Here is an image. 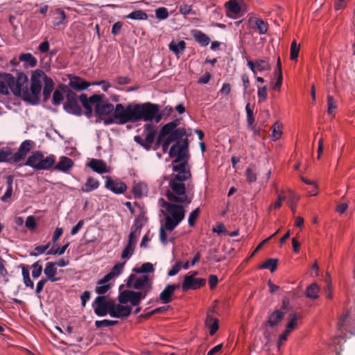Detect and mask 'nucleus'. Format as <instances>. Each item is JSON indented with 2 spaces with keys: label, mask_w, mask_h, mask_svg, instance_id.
<instances>
[{
  "label": "nucleus",
  "mask_w": 355,
  "mask_h": 355,
  "mask_svg": "<svg viewBox=\"0 0 355 355\" xmlns=\"http://www.w3.org/2000/svg\"><path fill=\"white\" fill-rule=\"evenodd\" d=\"M132 313V308L129 305H116L114 312L110 313V317L114 318H127Z\"/></svg>",
  "instance_id": "obj_26"
},
{
  "label": "nucleus",
  "mask_w": 355,
  "mask_h": 355,
  "mask_svg": "<svg viewBox=\"0 0 355 355\" xmlns=\"http://www.w3.org/2000/svg\"><path fill=\"white\" fill-rule=\"evenodd\" d=\"M58 269L54 262H47L44 269V274L46 279H48L51 282H56L60 280V277H56Z\"/></svg>",
  "instance_id": "obj_29"
},
{
  "label": "nucleus",
  "mask_w": 355,
  "mask_h": 355,
  "mask_svg": "<svg viewBox=\"0 0 355 355\" xmlns=\"http://www.w3.org/2000/svg\"><path fill=\"white\" fill-rule=\"evenodd\" d=\"M79 96L71 89L66 96V102L63 104V110L69 114L80 116L83 111L78 104Z\"/></svg>",
  "instance_id": "obj_12"
},
{
  "label": "nucleus",
  "mask_w": 355,
  "mask_h": 355,
  "mask_svg": "<svg viewBox=\"0 0 355 355\" xmlns=\"http://www.w3.org/2000/svg\"><path fill=\"white\" fill-rule=\"evenodd\" d=\"M170 307L171 306L169 305L157 307L146 313L141 314L140 317H141L143 318H149L153 315L165 312L166 311L170 309Z\"/></svg>",
  "instance_id": "obj_45"
},
{
  "label": "nucleus",
  "mask_w": 355,
  "mask_h": 355,
  "mask_svg": "<svg viewBox=\"0 0 355 355\" xmlns=\"http://www.w3.org/2000/svg\"><path fill=\"white\" fill-rule=\"evenodd\" d=\"M141 268L144 274L153 273L155 271L153 264L150 262L143 263L141 266Z\"/></svg>",
  "instance_id": "obj_63"
},
{
  "label": "nucleus",
  "mask_w": 355,
  "mask_h": 355,
  "mask_svg": "<svg viewBox=\"0 0 355 355\" xmlns=\"http://www.w3.org/2000/svg\"><path fill=\"white\" fill-rule=\"evenodd\" d=\"M105 179V188L114 194H123L128 189L127 185L123 182H116L110 175L104 176Z\"/></svg>",
  "instance_id": "obj_17"
},
{
  "label": "nucleus",
  "mask_w": 355,
  "mask_h": 355,
  "mask_svg": "<svg viewBox=\"0 0 355 355\" xmlns=\"http://www.w3.org/2000/svg\"><path fill=\"white\" fill-rule=\"evenodd\" d=\"M164 180L168 181L169 188L165 191V196L168 200L180 205L186 209L192 202V198L187 192L186 181L170 178L169 175H165Z\"/></svg>",
  "instance_id": "obj_4"
},
{
  "label": "nucleus",
  "mask_w": 355,
  "mask_h": 355,
  "mask_svg": "<svg viewBox=\"0 0 355 355\" xmlns=\"http://www.w3.org/2000/svg\"><path fill=\"white\" fill-rule=\"evenodd\" d=\"M200 211V208L197 207L189 214L188 217V224L189 227H193L195 225L196 221L199 216Z\"/></svg>",
  "instance_id": "obj_53"
},
{
  "label": "nucleus",
  "mask_w": 355,
  "mask_h": 355,
  "mask_svg": "<svg viewBox=\"0 0 355 355\" xmlns=\"http://www.w3.org/2000/svg\"><path fill=\"white\" fill-rule=\"evenodd\" d=\"M282 135V132L280 130V127L278 123L276 122L273 124L272 127V135L271 139L273 141L279 139Z\"/></svg>",
  "instance_id": "obj_56"
},
{
  "label": "nucleus",
  "mask_w": 355,
  "mask_h": 355,
  "mask_svg": "<svg viewBox=\"0 0 355 355\" xmlns=\"http://www.w3.org/2000/svg\"><path fill=\"white\" fill-rule=\"evenodd\" d=\"M34 142L32 140L26 139L22 141L17 151L12 155L13 164H17L26 157L27 154L33 148Z\"/></svg>",
  "instance_id": "obj_18"
},
{
  "label": "nucleus",
  "mask_w": 355,
  "mask_h": 355,
  "mask_svg": "<svg viewBox=\"0 0 355 355\" xmlns=\"http://www.w3.org/2000/svg\"><path fill=\"white\" fill-rule=\"evenodd\" d=\"M99 185L100 182L97 180L92 177H89L85 184L81 187V191L84 193H89L97 189Z\"/></svg>",
  "instance_id": "obj_34"
},
{
  "label": "nucleus",
  "mask_w": 355,
  "mask_h": 355,
  "mask_svg": "<svg viewBox=\"0 0 355 355\" xmlns=\"http://www.w3.org/2000/svg\"><path fill=\"white\" fill-rule=\"evenodd\" d=\"M286 311L275 309L273 311L270 312L268 315V320L263 323V327L273 328L277 326L284 318Z\"/></svg>",
  "instance_id": "obj_19"
},
{
  "label": "nucleus",
  "mask_w": 355,
  "mask_h": 355,
  "mask_svg": "<svg viewBox=\"0 0 355 355\" xmlns=\"http://www.w3.org/2000/svg\"><path fill=\"white\" fill-rule=\"evenodd\" d=\"M94 110L95 116L103 119L102 116L108 115L116 110V105L114 106L107 100H104V96L101 94V99L96 104Z\"/></svg>",
  "instance_id": "obj_14"
},
{
  "label": "nucleus",
  "mask_w": 355,
  "mask_h": 355,
  "mask_svg": "<svg viewBox=\"0 0 355 355\" xmlns=\"http://www.w3.org/2000/svg\"><path fill=\"white\" fill-rule=\"evenodd\" d=\"M245 112L247 114V127L249 130H253L255 128L254 116L253 110L250 107V103H248L245 105Z\"/></svg>",
  "instance_id": "obj_38"
},
{
  "label": "nucleus",
  "mask_w": 355,
  "mask_h": 355,
  "mask_svg": "<svg viewBox=\"0 0 355 355\" xmlns=\"http://www.w3.org/2000/svg\"><path fill=\"white\" fill-rule=\"evenodd\" d=\"M245 175L247 180L250 183H252L256 182L257 179V173L252 171V169L250 167L246 168L245 170Z\"/></svg>",
  "instance_id": "obj_64"
},
{
  "label": "nucleus",
  "mask_w": 355,
  "mask_h": 355,
  "mask_svg": "<svg viewBox=\"0 0 355 355\" xmlns=\"http://www.w3.org/2000/svg\"><path fill=\"white\" fill-rule=\"evenodd\" d=\"M257 68L259 71H269L271 69L270 64L268 61L264 59H258L256 60Z\"/></svg>",
  "instance_id": "obj_54"
},
{
  "label": "nucleus",
  "mask_w": 355,
  "mask_h": 355,
  "mask_svg": "<svg viewBox=\"0 0 355 355\" xmlns=\"http://www.w3.org/2000/svg\"><path fill=\"white\" fill-rule=\"evenodd\" d=\"M299 51L300 46L297 44V42L295 40H293L291 46V60H295L299 55Z\"/></svg>",
  "instance_id": "obj_55"
},
{
  "label": "nucleus",
  "mask_w": 355,
  "mask_h": 355,
  "mask_svg": "<svg viewBox=\"0 0 355 355\" xmlns=\"http://www.w3.org/2000/svg\"><path fill=\"white\" fill-rule=\"evenodd\" d=\"M69 89V87L65 84L59 85L53 92L52 104L55 106L60 105L64 99V96H67Z\"/></svg>",
  "instance_id": "obj_23"
},
{
  "label": "nucleus",
  "mask_w": 355,
  "mask_h": 355,
  "mask_svg": "<svg viewBox=\"0 0 355 355\" xmlns=\"http://www.w3.org/2000/svg\"><path fill=\"white\" fill-rule=\"evenodd\" d=\"M131 291L132 290H125L119 293L118 296L119 304L127 305L128 302L130 303Z\"/></svg>",
  "instance_id": "obj_46"
},
{
  "label": "nucleus",
  "mask_w": 355,
  "mask_h": 355,
  "mask_svg": "<svg viewBox=\"0 0 355 355\" xmlns=\"http://www.w3.org/2000/svg\"><path fill=\"white\" fill-rule=\"evenodd\" d=\"M116 305V303L112 299L105 295H98L93 301L92 307L98 317H105L107 314L110 316V313L114 312Z\"/></svg>",
  "instance_id": "obj_8"
},
{
  "label": "nucleus",
  "mask_w": 355,
  "mask_h": 355,
  "mask_svg": "<svg viewBox=\"0 0 355 355\" xmlns=\"http://www.w3.org/2000/svg\"><path fill=\"white\" fill-rule=\"evenodd\" d=\"M69 245H70V243L67 242L65 244L58 247L56 249L50 248L46 252V254L47 255H58V256L62 255L64 254L65 251L67 250V249L68 248Z\"/></svg>",
  "instance_id": "obj_47"
},
{
  "label": "nucleus",
  "mask_w": 355,
  "mask_h": 355,
  "mask_svg": "<svg viewBox=\"0 0 355 355\" xmlns=\"http://www.w3.org/2000/svg\"><path fill=\"white\" fill-rule=\"evenodd\" d=\"M45 76H46V73L42 69H38L33 71L30 80V89H28V78L25 73L27 81L20 87L22 94H21L19 98H21L24 102L31 105H39L42 88L41 79L42 78L44 80Z\"/></svg>",
  "instance_id": "obj_2"
},
{
  "label": "nucleus",
  "mask_w": 355,
  "mask_h": 355,
  "mask_svg": "<svg viewBox=\"0 0 355 355\" xmlns=\"http://www.w3.org/2000/svg\"><path fill=\"white\" fill-rule=\"evenodd\" d=\"M182 268V263L180 261L176 262L172 266L171 268L168 271L167 275L169 277L175 276Z\"/></svg>",
  "instance_id": "obj_60"
},
{
  "label": "nucleus",
  "mask_w": 355,
  "mask_h": 355,
  "mask_svg": "<svg viewBox=\"0 0 355 355\" xmlns=\"http://www.w3.org/2000/svg\"><path fill=\"white\" fill-rule=\"evenodd\" d=\"M158 204L160 207L165 208L166 211H164L160 209V211L166 219L168 216L170 219H174L177 217L180 218H184L187 209H184L182 205L175 204L173 202H167L163 198H159L158 200Z\"/></svg>",
  "instance_id": "obj_9"
},
{
  "label": "nucleus",
  "mask_w": 355,
  "mask_h": 355,
  "mask_svg": "<svg viewBox=\"0 0 355 355\" xmlns=\"http://www.w3.org/2000/svg\"><path fill=\"white\" fill-rule=\"evenodd\" d=\"M132 286L135 290H146V291L153 290V282L148 275H143L137 277Z\"/></svg>",
  "instance_id": "obj_24"
},
{
  "label": "nucleus",
  "mask_w": 355,
  "mask_h": 355,
  "mask_svg": "<svg viewBox=\"0 0 355 355\" xmlns=\"http://www.w3.org/2000/svg\"><path fill=\"white\" fill-rule=\"evenodd\" d=\"M125 264V261L117 262L114 265L110 271L107 272L105 275L110 279H113L115 277L119 276L123 271Z\"/></svg>",
  "instance_id": "obj_37"
},
{
  "label": "nucleus",
  "mask_w": 355,
  "mask_h": 355,
  "mask_svg": "<svg viewBox=\"0 0 355 355\" xmlns=\"http://www.w3.org/2000/svg\"><path fill=\"white\" fill-rule=\"evenodd\" d=\"M159 132L170 141L173 142L169 150L168 151V155H176L177 150H182V148L184 146L185 148L187 147V150L189 149V141L188 137L190 136L187 134V130L185 128H171L162 126Z\"/></svg>",
  "instance_id": "obj_5"
},
{
  "label": "nucleus",
  "mask_w": 355,
  "mask_h": 355,
  "mask_svg": "<svg viewBox=\"0 0 355 355\" xmlns=\"http://www.w3.org/2000/svg\"><path fill=\"white\" fill-rule=\"evenodd\" d=\"M139 214H137L135 218V220L137 221L138 220L139 222L144 223L145 224L148 221V218L146 216V209L145 207H140V210Z\"/></svg>",
  "instance_id": "obj_59"
},
{
  "label": "nucleus",
  "mask_w": 355,
  "mask_h": 355,
  "mask_svg": "<svg viewBox=\"0 0 355 355\" xmlns=\"http://www.w3.org/2000/svg\"><path fill=\"white\" fill-rule=\"evenodd\" d=\"M168 49L175 55H178L185 50L186 42L184 40H180L178 42L172 40L168 44Z\"/></svg>",
  "instance_id": "obj_35"
},
{
  "label": "nucleus",
  "mask_w": 355,
  "mask_h": 355,
  "mask_svg": "<svg viewBox=\"0 0 355 355\" xmlns=\"http://www.w3.org/2000/svg\"><path fill=\"white\" fill-rule=\"evenodd\" d=\"M182 150H177L176 155H168L170 158H174L173 163L177 164L173 165L172 171L176 174H171L170 178L187 181L191 178V173L189 166V159L190 157L189 149L184 146Z\"/></svg>",
  "instance_id": "obj_6"
},
{
  "label": "nucleus",
  "mask_w": 355,
  "mask_h": 355,
  "mask_svg": "<svg viewBox=\"0 0 355 355\" xmlns=\"http://www.w3.org/2000/svg\"><path fill=\"white\" fill-rule=\"evenodd\" d=\"M132 193L135 198L141 199L148 196V187L145 182L139 181L132 186Z\"/></svg>",
  "instance_id": "obj_27"
},
{
  "label": "nucleus",
  "mask_w": 355,
  "mask_h": 355,
  "mask_svg": "<svg viewBox=\"0 0 355 355\" xmlns=\"http://www.w3.org/2000/svg\"><path fill=\"white\" fill-rule=\"evenodd\" d=\"M126 111L130 123L140 121L149 122L144 125V132L146 133L144 139L140 135H135L133 139L146 150H150L157 133L156 126L151 122L155 121L159 123L164 112H160L159 105L151 102L129 103L126 105Z\"/></svg>",
  "instance_id": "obj_1"
},
{
  "label": "nucleus",
  "mask_w": 355,
  "mask_h": 355,
  "mask_svg": "<svg viewBox=\"0 0 355 355\" xmlns=\"http://www.w3.org/2000/svg\"><path fill=\"white\" fill-rule=\"evenodd\" d=\"M206 284V279L204 278H197L191 275H184L181 288L184 292L189 290H197L202 287Z\"/></svg>",
  "instance_id": "obj_15"
},
{
  "label": "nucleus",
  "mask_w": 355,
  "mask_h": 355,
  "mask_svg": "<svg viewBox=\"0 0 355 355\" xmlns=\"http://www.w3.org/2000/svg\"><path fill=\"white\" fill-rule=\"evenodd\" d=\"M155 17L159 20L163 21L168 17V11L165 7H159L155 10Z\"/></svg>",
  "instance_id": "obj_50"
},
{
  "label": "nucleus",
  "mask_w": 355,
  "mask_h": 355,
  "mask_svg": "<svg viewBox=\"0 0 355 355\" xmlns=\"http://www.w3.org/2000/svg\"><path fill=\"white\" fill-rule=\"evenodd\" d=\"M255 24L260 35H265L268 32V24L263 19L256 18Z\"/></svg>",
  "instance_id": "obj_51"
},
{
  "label": "nucleus",
  "mask_w": 355,
  "mask_h": 355,
  "mask_svg": "<svg viewBox=\"0 0 355 355\" xmlns=\"http://www.w3.org/2000/svg\"><path fill=\"white\" fill-rule=\"evenodd\" d=\"M19 268L21 269V276H22L23 283L25 285V286L27 288L33 289L34 283L30 277V272H29L28 266L21 263L19 266Z\"/></svg>",
  "instance_id": "obj_32"
},
{
  "label": "nucleus",
  "mask_w": 355,
  "mask_h": 355,
  "mask_svg": "<svg viewBox=\"0 0 355 355\" xmlns=\"http://www.w3.org/2000/svg\"><path fill=\"white\" fill-rule=\"evenodd\" d=\"M119 323L118 320H111L107 319H103L101 320H96L94 322L95 327L97 329H101L103 327H112L117 324Z\"/></svg>",
  "instance_id": "obj_49"
},
{
  "label": "nucleus",
  "mask_w": 355,
  "mask_h": 355,
  "mask_svg": "<svg viewBox=\"0 0 355 355\" xmlns=\"http://www.w3.org/2000/svg\"><path fill=\"white\" fill-rule=\"evenodd\" d=\"M320 291L319 286L317 283L313 282L307 286L306 290V295L310 299H317L318 297V292Z\"/></svg>",
  "instance_id": "obj_42"
},
{
  "label": "nucleus",
  "mask_w": 355,
  "mask_h": 355,
  "mask_svg": "<svg viewBox=\"0 0 355 355\" xmlns=\"http://www.w3.org/2000/svg\"><path fill=\"white\" fill-rule=\"evenodd\" d=\"M125 18L132 20L144 21L148 19V15L143 10H136L130 12Z\"/></svg>",
  "instance_id": "obj_40"
},
{
  "label": "nucleus",
  "mask_w": 355,
  "mask_h": 355,
  "mask_svg": "<svg viewBox=\"0 0 355 355\" xmlns=\"http://www.w3.org/2000/svg\"><path fill=\"white\" fill-rule=\"evenodd\" d=\"M25 227L30 231H35L37 227L35 217L34 216H28L26 217L25 220Z\"/></svg>",
  "instance_id": "obj_52"
},
{
  "label": "nucleus",
  "mask_w": 355,
  "mask_h": 355,
  "mask_svg": "<svg viewBox=\"0 0 355 355\" xmlns=\"http://www.w3.org/2000/svg\"><path fill=\"white\" fill-rule=\"evenodd\" d=\"M278 259H266L262 264L259 266L260 269H269L271 272L276 270L277 268Z\"/></svg>",
  "instance_id": "obj_43"
},
{
  "label": "nucleus",
  "mask_w": 355,
  "mask_h": 355,
  "mask_svg": "<svg viewBox=\"0 0 355 355\" xmlns=\"http://www.w3.org/2000/svg\"><path fill=\"white\" fill-rule=\"evenodd\" d=\"M86 166L91 168L94 172L98 174H104L109 172L106 163L102 159H88Z\"/></svg>",
  "instance_id": "obj_22"
},
{
  "label": "nucleus",
  "mask_w": 355,
  "mask_h": 355,
  "mask_svg": "<svg viewBox=\"0 0 355 355\" xmlns=\"http://www.w3.org/2000/svg\"><path fill=\"white\" fill-rule=\"evenodd\" d=\"M17 73L15 77L12 73L0 72V96H9L11 92L15 96L20 97V87L27 81L25 73L21 70H12Z\"/></svg>",
  "instance_id": "obj_3"
},
{
  "label": "nucleus",
  "mask_w": 355,
  "mask_h": 355,
  "mask_svg": "<svg viewBox=\"0 0 355 355\" xmlns=\"http://www.w3.org/2000/svg\"><path fill=\"white\" fill-rule=\"evenodd\" d=\"M19 60L24 62V68L35 67L37 65V59L31 53H23L19 56Z\"/></svg>",
  "instance_id": "obj_31"
},
{
  "label": "nucleus",
  "mask_w": 355,
  "mask_h": 355,
  "mask_svg": "<svg viewBox=\"0 0 355 355\" xmlns=\"http://www.w3.org/2000/svg\"><path fill=\"white\" fill-rule=\"evenodd\" d=\"M55 164V155L49 154L45 157L42 151L37 150L33 151L27 157L25 163L19 164V166H26L35 171H51L53 170V166Z\"/></svg>",
  "instance_id": "obj_7"
},
{
  "label": "nucleus",
  "mask_w": 355,
  "mask_h": 355,
  "mask_svg": "<svg viewBox=\"0 0 355 355\" xmlns=\"http://www.w3.org/2000/svg\"><path fill=\"white\" fill-rule=\"evenodd\" d=\"M246 4L243 0H230L225 3L227 11L226 16L230 19H235L233 15L241 13L245 8Z\"/></svg>",
  "instance_id": "obj_16"
},
{
  "label": "nucleus",
  "mask_w": 355,
  "mask_h": 355,
  "mask_svg": "<svg viewBox=\"0 0 355 355\" xmlns=\"http://www.w3.org/2000/svg\"><path fill=\"white\" fill-rule=\"evenodd\" d=\"M144 225L145 224H144V223L139 222L138 220H137V221L134 220L133 224L132 225L130 228V232L136 233L137 234H140L141 230L144 226Z\"/></svg>",
  "instance_id": "obj_61"
},
{
  "label": "nucleus",
  "mask_w": 355,
  "mask_h": 355,
  "mask_svg": "<svg viewBox=\"0 0 355 355\" xmlns=\"http://www.w3.org/2000/svg\"><path fill=\"white\" fill-rule=\"evenodd\" d=\"M183 220L184 218L180 217L170 219L168 216L164 219V224L161 225L159 230V237L162 244L165 245L168 241L166 231L169 232L173 231Z\"/></svg>",
  "instance_id": "obj_13"
},
{
  "label": "nucleus",
  "mask_w": 355,
  "mask_h": 355,
  "mask_svg": "<svg viewBox=\"0 0 355 355\" xmlns=\"http://www.w3.org/2000/svg\"><path fill=\"white\" fill-rule=\"evenodd\" d=\"M43 81H44L43 90L53 92L54 89V86H55L53 79L46 75V76H45Z\"/></svg>",
  "instance_id": "obj_57"
},
{
  "label": "nucleus",
  "mask_w": 355,
  "mask_h": 355,
  "mask_svg": "<svg viewBox=\"0 0 355 355\" xmlns=\"http://www.w3.org/2000/svg\"><path fill=\"white\" fill-rule=\"evenodd\" d=\"M48 279L42 278L36 284L35 293L37 295L38 298H41L40 293L43 291L46 283L48 282Z\"/></svg>",
  "instance_id": "obj_58"
},
{
  "label": "nucleus",
  "mask_w": 355,
  "mask_h": 355,
  "mask_svg": "<svg viewBox=\"0 0 355 355\" xmlns=\"http://www.w3.org/2000/svg\"><path fill=\"white\" fill-rule=\"evenodd\" d=\"M352 316L346 313L339 319L338 322V336L343 338H349L355 334V327L352 324Z\"/></svg>",
  "instance_id": "obj_11"
},
{
  "label": "nucleus",
  "mask_w": 355,
  "mask_h": 355,
  "mask_svg": "<svg viewBox=\"0 0 355 355\" xmlns=\"http://www.w3.org/2000/svg\"><path fill=\"white\" fill-rule=\"evenodd\" d=\"M112 116L107 118H103L105 125L111 124L125 125L129 123V117L126 111V105L122 103L116 104V110L112 113Z\"/></svg>",
  "instance_id": "obj_10"
},
{
  "label": "nucleus",
  "mask_w": 355,
  "mask_h": 355,
  "mask_svg": "<svg viewBox=\"0 0 355 355\" xmlns=\"http://www.w3.org/2000/svg\"><path fill=\"white\" fill-rule=\"evenodd\" d=\"M12 155H13V152L11 148H7L6 150H5L4 148H1L0 149V163L9 162L10 164H13Z\"/></svg>",
  "instance_id": "obj_44"
},
{
  "label": "nucleus",
  "mask_w": 355,
  "mask_h": 355,
  "mask_svg": "<svg viewBox=\"0 0 355 355\" xmlns=\"http://www.w3.org/2000/svg\"><path fill=\"white\" fill-rule=\"evenodd\" d=\"M299 318L298 314L296 312H292L289 314L288 318V322L286 325V329L291 332L296 329L297 326V320Z\"/></svg>",
  "instance_id": "obj_41"
},
{
  "label": "nucleus",
  "mask_w": 355,
  "mask_h": 355,
  "mask_svg": "<svg viewBox=\"0 0 355 355\" xmlns=\"http://www.w3.org/2000/svg\"><path fill=\"white\" fill-rule=\"evenodd\" d=\"M191 35L193 37L195 41L198 42L201 46H207L211 41L209 37L200 30H192Z\"/></svg>",
  "instance_id": "obj_30"
},
{
  "label": "nucleus",
  "mask_w": 355,
  "mask_h": 355,
  "mask_svg": "<svg viewBox=\"0 0 355 355\" xmlns=\"http://www.w3.org/2000/svg\"><path fill=\"white\" fill-rule=\"evenodd\" d=\"M67 76L69 80L67 86L69 88L71 87L73 90L82 92L86 90L91 85L90 83L78 76L68 74Z\"/></svg>",
  "instance_id": "obj_20"
},
{
  "label": "nucleus",
  "mask_w": 355,
  "mask_h": 355,
  "mask_svg": "<svg viewBox=\"0 0 355 355\" xmlns=\"http://www.w3.org/2000/svg\"><path fill=\"white\" fill-rule=\"evenodd\" d=\"M31 267L33 268L31 272L32 277L35 279L39 278L41 276L42 271L44 272L42 266L40 264V260L33 263Z\"/></svg>",
  "instance_id": "obj_48"
},
{
  "label": "nucleus",
  "mask_w": 355,
  "mask_h": 355,
  "mask_svg": "<svg viewBox=\"0 0 355 355\" xmlns=\"http://www.w3.org/2000/svg\"><path fill=\"white\" fill-rule=\"evenodd\" d=\"M173 295L174 294L171 289L166 285L164 290L159 293V298H157L155 301L157 302L159 300L162 304H168L172 301Z\"/></svg>",
  "instance_id": "obj_36"
},
{
  "label": "nucleus",
  "mask_w": 355,
  "mask_h": 355,
  "mask_svg": "<svg viewBox=\"0 0 355 355\" xmlns=\"http://www.w3.org/2000/svg\"><path fill=\"white\" fill-rule=\"evenodd\" d=\"M205 326L209 328L210 336H214L219 328V320L210 315H207L205 320Z\"/></svg>",
  "instance_id": "obj_33"
},
{
  "label": "nucleus",
  "mask_w": 355,
  "mask_h": 355,
  "mask_svg": "<svg viewBox=\"0 0 355 355\" xmlns=\"http://www.w3.org/2000/svg\"><path fill=\"white\" fill-rule=\"evenodd\" d=\"M83 340L84 338L82 336L74 333L71 335H69L68 342L66 343L65 344L70 346L78 345L80 347H83V345H85V343H83ZM85 345H87V343H85Z\"/></svg>",
  "instance_id": "obj_39"
},
{
  "label": "nucleus",
  "mask_w": 355,
  "mask_h": 355,
  "mask_svg": "<svg viewBox=\"0 0 355 355\" xmlns=\"http://www.w3.org/2000/svg\"><path fill=\"white\" fill-rule=\"evenodd\" d=\"M111 279L105 275L96 282L95 292L98 295H105V294L111 288L112 285L109 283Z\"/></svg>",
  "instance_id": "obj_28"
},
{
  "label": "nucleus",
  "mask_w": 355,
  "mask_h": 355,
  "mask_svg": "<svg viewBox=\"0 0 355 355\" xmlns=\"http://www.w3.org/2000/svg\"><path fill=\"white\" fill-rule=\"evenodd\" d=\"M327 112L329 114H331L333 110L337 107V105L334 97L331 95L327 96Z\"/></svg>",
  "instance_id": "obj_62"
},
{
  "label": "nucleus",
  "mask_w": 355,
  "mask_h": 355,
  "mask_svg": "<svg viewBox=\"0 0 355 355\" xmlns=\"http://www.w3.org/2000/svg\"><path fill=\"white\" fill-rule=\"evenodd\" d=\"M74 166L73 160L67 156L62 155L58 162L53 166V170L60 171L67 174Z\"/></svg>",
  "instance_id": "obj_21"
},
{
  "label": "nucleus",
  "mask_w": 355,
  "mask_h": 355,
  "mask_svg": "<svg viewBox=\"0 0 355 355\" xmlns=\"http://www.w3.org/2000/svg\"><path fill=\"white\" fill-rule=\"evenodd\" d=\"M101 99V94H93L89 97L85 93H82L79 96V101L85 109L93 107V106L95 107L96 104L98 103V101Z\"/></svg>",
  "instance_id": "obj_25"
}]
</instances>
